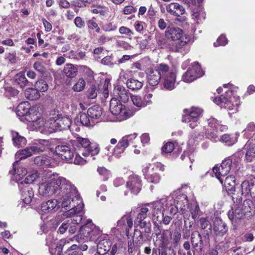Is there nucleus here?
<instances>
[{"label": "nucleus", "instance_id": "64", "mask_svg": "<svg viewBox=\"0 0 255 255\" xmlns=\"http://www.w3.org/2000/svg\"><path fill=\"white\" fill-rule=\"evenodd\" d=\"M174 148V143L172 142H168L165 144L162 148V152L165 153H171Z\"/></svg>", "mask_w": 255, "mask_h": 255}, {"label": "nucleus", "instance_id": "63", "mask_svg": "<svg viewBox=\"0 0 255 255\" xmlns=\"http://www.w3.org/2000/svg\"><path fill=\"white\" fill-rule=\"evenodd\" d=\"M219 123L220 122L214 118H211L208 120L209 126L213 130H215L216 131L218 130Z\"/></svg>", "mask_w": 255, "mask_h": 255}, {"label": "nucleus", "instance_id": "21", "mask_svg": "<svg viewBox=\"0 0 255 255\" xmlns=\"http://www.w3.org/2000/svg\"><path fill=\"white\" fill-rule=\"evenodd\" d=\"M91 220H88L87 224L80 228L79 234L76 237V240L78 242L89 240L93 231L92 227L93 226L89 224L91 223Z\"/></svg>", "mask_w": 255, "mask_h": 255}, {"label": "nucleus", "instance_id": "59", "mask_svg": "<svg viewBox=\"0 0 255 255\" xmlns=\"http://www.w3.org/2000/svg\"><path fill=\"white\" fill-rule=\"evenodd\" d=\"M98 90L96 85H92L87 91V96L90 99H94L97 96Z\"/></svg>", "mask_w": 255, "mask_h": 255}, {"label": "nucleus", "instance_id": "54", "mask_svg": "<svg viewBox=\"0 0 255 255\" xmlns=\"http://www.w3.org/2000/svg\"><path fill=\"white\" fill-rule=\"evenodd\" d=\"M134 105L138 108H141L145 107V104H144L143 99L137 95H133L130 97Z\"/></svg>", "mask_w": 255, "mask_h": 255}, {"label": "nucleus", "instance_id": "50", "mask_svg": "<svg viewBox=\"0 0 255 255\" xmlns=\"http://www.w3.org/2000/svg\"><path fill=\"white\" fill-rule=\"evenodd\" d=\"M245 149L247 150L246 153V158L248 162H252L255 159V151L253 147L250 146V144H246L245 146Z\"/></svg>", "mask_w": 255, "mask_h": 255}, {"label": "nucleus", "instance_id": "60", "mask_svg": "<svg viewBox=\"0 0 255 255\" xmlns=\"http://www.w3.org/2000/svg\"><path fill=\"white\" fill-rule=\"evenodd\" d=\"M206 14L203 10H200L199 12H194L192 14L193 18L196 20L197 23H199L205 19Z\"/></svg>", "mask_w": 255, "mask_h": 255}, {"label": "nucleus", "instance_id": "20", "mask_svg": "<svg viewBox=\"0 0 255 255\" xmlns=\"http://www.w3.org/2000/svg\"><path fill=\"white\" fill-rule=\"evenodd\" d=\"M213 229L214 234L217 237H223L228 231L227 224L219 218H216L214 220Z\"/></svg>", "mask_w": 255, "mask_h": 255}, {"label": "nucleus", "instance_id": "44", "mask_svg": "<svg viewBox=\"0 0 255 255\" xmlns=\"http://www.w3.org/2000/svg\"><path fill=\"white\" fill-rule=\"evenodd\" d=\"M80 121V123L83 126H91L94 124L92 119H91L87 113H82L80 115L79 119H77V122Z\"/></svg>", "mask_w": 255, "mask_h": 255}, {"label": "nucleus", "instance_id": "34", "mask_svg": "<svg viewBox=\"0 0 255 255\" xmlns=\"http://www.w3.org/2000/svg\"><path fill=\"white\" fill-rule=\"evenodd\" d=\"M240 206L245 217L249 218L253 215V204L251 200H245Z\"/></svg>", "mask_w": 255, "mask_h": 255}, {"label": "nucleus", "instance_id": "58", "mask_svg": "<svg viewBox=\"0 0 255 255\" xmlns=\"http://www.w3.org/2000/svg\"><path fill=\"white\" fill-rule=\"evenodd\" d=\"M172 220V217L169 216H164L163 213H159V216L157 217V220L155 221L159 223H163L165 225H168Z\"/></svg>", "mask_w": 255, "mask_h": 255}, {"label": "nucleus", "instance_id": "40", "mask_svg": "<svg viewBox=\"0 0 255 255\" xmlns=\"http://www.w3.org/2000/svg\"><path fill=\"white\" fill-rule=\"evenodd\" d=\"M24 94L26 99L32 101L37 100L40 97L39 92L36 88L26 89Z\"/></svg>", "mask_w": 255, "mask_h": 255}, {"label": "nucleus", "instance_id": "16", "mask_svg": "<svg viewBox=\"0 0 255 255\" xmlns=\"http://www.w3.org/2000/svg\"><path fill=\"white\" fill-rule=\"evenodd\" d=\"M176 74L168 66V72L164 75L162 76V78L163 80V87L168 90H172L175 88Z\"/></svg>", "mask_w": 255, "mask_h": 255}, {"label": "nucleus", "instance_id": "15", "mask_svg": "<svg viewBox=\"0 0 255 255\" xmlns=\"http://www.w3.org/2000/svg\"><path fill=\"white\" fill-rule=\"evenodd\" d=\"M203 113L201 109L193 107L191 109L189 114L184 115L182 117L183 122L189 123V127L191 128H195L198 125V120Z\"/></svg>", "mask_w": 255, "mask_h": 255}, {"label": "nucleus", "instance_id": "26", "mask_svg": "<svg viewBox=\"0 0 255 255\" xmlns=\"http://www.w3.org/2000/svg\"><path fill=\"white\" fill-rule=\"evenodd\" d=\"M111 245V242L109 240L104 239L100 240L97 246V253L101 255H109L107 253L110 251Z\"/></svg>", "mask_w": 255, "mask_h": 255}, {"label": "nucleus", "instance_id": "51", "mask_svg": "<svg viewBox=\"0 0 255 255\" xmlns=\"http://www.w3.org/2000/svg\"><path fill=\"white\" fill-rule=\"evenodd\" d=\"M150 209L147 205L142 207L140 209L135 221H143L148 216V213Z\"/></svg>", "mask_w": 255, "mask_h": 255}, {"label": "nucleus", "instance_id": "37", "mask_svg": "<svg viewBox=\"0 0 255 255\" xmlns=\"http://www.w3.org/2000/svg\"><path fill=\"white\" fill-rule=\"evenodd\" d=\"M88 113L91 119H98L103 113L102 108L98 105H94L88 110Z\"/></svg>", "mask_w": 255, "mask_h": 255}, {"label": "nucleus", "instance_id": "19", "mask_svg": "<svg viewBox=\"0 0 255 255\" xmlns=\"http://www.w3.org/2000/svg\"><path fill=\"white\" fill-rule=\"evenodd\" d=\"M127 187L129 189L131 193L136 195L141 189V180L139 177L135 175H130L127 182Z\"/></svg>", "mask_w": 255, "mask_h": 255}, {"label": "nucleus", "instance_id": "8", "mask_svg": "<svg viewBox=\"0 0 255 255\" xmlns=\"http://www.w3.org/2000/svg\"><path fill=\"white\" fill-rule=\"evenodd\" d=\"M69 184H70L71 188H70L71 190H70V192H67V193H64L63 189L61 188L60 190L59 194L61 196L60 198L59 199L58 203L60 205V207L62 208H67V207H71V206H74L73 208L76 207L75 205L71 206V202H74V197H76L77 195V190L75 187L73 185H72L69 181ZM79 205H81L83 207V204H79Z\"/></svg>", "mask_w": 255, "mask_h": 255}, {"label": "nucleus", "instance_id": "56", "mask_svg": "<svg viewBox=\"0 0 255 255\" xmlns=\"http://www.w3.org/2000/svg\"><path fill=\"white\" fill-rule=\"evenodd\" d=\"M118 28V25L115 22H108L103 24L102 29L106 32H110L116 30Z\"/></svg>", "mask_w": 255, "mask_h": 255}, {"label": "nucleus", "instance_id": "14", "mask_svg": "<svg viewBox=\"0 0 255 255\" xmlns=\"http://www.w3.org/2000/svg\"><path fill=\"white\" fill-rule=\"evenodd\" d=\"M55 152L63 160L71 162L74 152L69 143H63L58 144L55 148Z\"/></svg>", "mask_w": 255, "mask_h": 255}, {"label": "nucleus", "instance_id": "3", "mask_svg": "<svg viewBox=\"0 0 255 255\" xmlns=\"http://www.w3.org/2000/svg\"><path fill=\"white\" fill-rule=\"evenodd\" d=\"M233 91L228 90L225 93L214 99V102L221 107H224L232 111L233 113L238 110L240 105L239 97L233 96Z\"/></svg>", "mask_w": 255, "mask_h": 255}, {"label": "nucleus", "instance_id": "29", "mask_svg": "<svg viewBox=\"0 0 255 255\" xmlns=\"http://www.w3.org/2000/svg\"><path fill=\"white\" fill-rule=\"evenodd\" d=\"M166 10L170 14L179 16L185 12L184 8L178 3H171L166 6Z\"/></svg>", "mask_w": 255, "mask_h": 255}, {"label": "nucleus", "instance_id": "6", "mask_svg": "<svg viewBox=\"0 0 255 255\" xmlns=\"http://www.w3.org/2000/svg\"><path fill=\"white\" fill-rule=\"evenodd\" d=\"M110 110L113 115L118 116V120L120 121L126 120L134 114L132 111L126 108L116 98H112L110 101Z\"/></svg>", "mask_w": 255, "mask_h": 255}, {"label": "nucleus", "instance_id": "23", "mask_svg": "<svg viewBox=\"0 0 255 255\" xmlns=\"http://www.w3.org/2000/svg\"><path fill=\"white\" fill-rule=\"evenodd\" d=\"M166 201V199H161L159 201L154 202L152 204H148V206L150 211L152 212V216L153 217V222L157 220V217L159 216V213H163L162 209L164 203Z\"/></svg>", "mask_w": 255, "mask_h": 255}, {"label": "nucleus", "instance_id": "39", "mask_svg": "<svg viewBox=\"0 0 255 255\" xmlns=\"http://www.w3.org/2000/svg\"><path fill=\"white\" fill-rule=\"evenodd\" d=\"M20 191L23 198V202L26 204H30L34 196L32 188L25 187L22 190L21 189Z\"/></svg>", "mask_w": 255, "mask_h": 255}, {"label": "nucleus", "instance_id": "48", "mask_svg": "<svg viewBox=\"0 0 255 255\" xmlns=\"http://www.w3.org/2000/svg\"><path fill=\"white\" fill-rule=\"evenodd\" d=\"M15 81L16 84L19 85L21 88L26 86L28 83V81L26 78L24 74L22 73H19L16 75Z\"/></svg>", "mask_w": 255, "mask_h": 255}, {"label": "nucleus", "instance_id": "22", "mask_svg": "<svg viewBox=\"0 0 255 255\" xmlns=\"http://www.w3.org/2000/svg\"><path fill=\"white\" fill-rule=\"evenodd\" d=\"M184 35L183 30L178 27H168L165 32L166 38L172 41L178 40Z\"/></svg>", "mask_w": 255, "mask_h": 255}, {"label": "nucleus", "instance_id": "43", "mask_svg": "<svg viewBox=\"0 0 255 255\" xmlns=\"http://www.w3.org/2000/svg\"><path fill=\"white\" fill-rule=\"evenodd\" d=\"M225 186L227 191L233 192L235 191V177L233 175H230L226 177L225 180Z\"/></svg>", "mask_w": 255, "mask_h": 255}, {"label": "nucleus", "instance_id": "45", "mask_svg": "<svg viewBox=\"0 0 255 255\" xmlns=\"http://www.w3.org/2000/svg\"><path fill=\"white\" fill-rule=\"evenodd\" d=\"M12 140L15 146H20L24 145L26 144V138L20 135L17 132H12Z\"/></svg>", "mask_w": 255, "mask_h": 255}, {"label": "nucleus", "instance_id": "32", "mask_svg": "<svg viewBox=\"0 0 255 255\" xmlns=\"http://www.w3.org/2000/svg\"><path fill=\"white\" fill-rule=\"evenodd\" d=\"M34 162L35 164L43 167L54 166L51 161V159L49 157L44 155L36 156L34 158Z\"/></svg>", "mask_w": 255, "mask_h": 255}, {"label": "nucleus", "instance_id": "27", "mask_svg": "<svg viewBox=\"0 0 255 255\" xmlns=\"http://www.w3.org/2000/svg\"><path fill=\"white\" fill-rule=\"evenodd\" d=\"M18 161H16L13 163L12 170L9 171V173L14 176L16 180H19L24 177L27 173L25 168L22 166L17 168Z\"/></svg>", "mask_w": 255, "mask_h": 255}, {"label": "nucleus", "instance_id": "49", "mask_svg": "<svg viewBox=\"0 0 255 255\" xmlns=\"http://www.w3.org/2000/svg\"><path fill=\"white\" fill-rule=\"evenodd\" d=\"M146 168L143 170V172L144 173L145 177L148 182L154 184H156L159 182L160 177L158 174L154 173L153 174H148L146 173Z\"/></svg>", "mask_w": 255, "mask_h": 255}, {"label": "nucleus", "instance_id": "36", "mask_svg": "<svg viewBox=\"0 0 255 255\" xmlns=\"http://www.w3.org/2000/svg\"><path fill=\"white\" fill-rule=\"evenodd\" d=\"M199 223L201 229L203 231L202 234L210 236V234L212 232V225L209 220L206 218H201L199 221Z\"/></svg>", "mask_w": 255, "mask_h": 255}, {"label": "nucleus", "instance_id": "30", "mask_svg": "<svg viewBox=\"0 0 255 255\" xmlns=\"http://www.w3.org/2000/svg\"><path fill=\"white\" fill-rule=\"evenodd\" d=\"M127 140L124 139H121L116 146L114 148L112 152V155L117 158L122 156L124 153L126 148L128 147Z\"/></svg>", "mask_w": 255, "mask_h": 255}, {"label": "nucleus", "instance_id": "46", "mask_svg": "<svg viewBox=\"0 0 255 255\" xmlns=\"http://www.w3.org/2000/svg\"><path fill=\"white\" fill-rule=\"evenodd\" d=\"M42 173H38L37 171H33L26 177L24 182L26 184L32 183L34 181L43 178Z\"/></svg>", "mask_w": 255, "mask_h": 255}, {"label": "nucleus", "instance_id": "7", "mask_svg": "<svg viewBox=\"0 0 255 255\" xmlns=\"http://www.w3.org/2000/svg\"><path fill=\"white\" fill-rule=\"evenodd\" d=\"M192 246L194 249V253L200 254L203 252L205 247L210 244V236L206 235H201L198 231L193 232L190 238Z\"/></svg>", "mask_w": 255, "mask_h": 255}, {"label": "nucleus", "instance_id": "25", "mask_svg": "<svg viewBox=\"0 0 255 255\" xmlns=\"http://www.w3.org/2000/svg\"><path fill=\"white\" fill-rule=\"evenodd\" d=\"M118 226L120 227H125L127 233L132 227L133 222L131 217V213H127L118 221Z\"/></svg>", "mask_w": 255, "mask_h": 255}, {"label": "nucleus", "instance_id": "57", "mask_svg": "<svg viewBox=\"0 0 255 255\" xmlns=\"http://www.w3.org/2000/svg\"><path fill=\"white\" fill-rule=\"evenodd\" d=\"M241 194L242 195H247L251 192V183L248 181H243L241 185Z\"/></svg>", "mask_w": 255, "mask_h": 255}, {"label": "nucleus", "instance_id": "17", "mask_svg": "<svg viewBox=\"0 0 255 255\" xmlns=\"http://www.w3.org/2000/svg\"><path fill=\"white\" fill-rule=\"evenodd\" d=\"M113 94L114 98L123 103L128 102L130 97V93L128 92V90L122 85L115 86L113 91Z\"/></svg>", "mask_w": 255, "mask_h": 255}, {"label": "nucleus", "instance_id": "24", "mask_svg": "<svg viewBox=\"0 0 255 255\" xmlns=\"http://www.w3.org/2000/svg\"><path fill=\"white\" fill-rule=\"evenodd\" d=\"M60 205L57 199H53L49 200L42 204L41 208L43 212L47 213H53L57 211Z\"/></svg>", "mask_w": 255, "mask_h": 255}, {"label": "nucleus", "instance_id": "61", "mask_svg": "<svg viewBox=\"0 0 255 255\" xmlns=\"http://www.w3.org/2000/svg\"><path fill=\"white\" fill-rule=\"evenodd\" d=\"M101 63L105 65L110 67H113L115 64H117L116 61H114L112 57L107 56L103 58L101 61Z\"/></svg>", "mask_w": 255, "mask_h": 255}, {"label": "nucleus", "instance_id": "47", "mask_svg": "<svg viewBox=\"0 0 255 255\" xmlns=\"http://www.w3.org/2000/svg\"><path fill=\"white\" fill-rule=\"evenodd\" d=\"M200 77L198 75L195 73L192 70L189 69L182 76V80L186 83H190Z\"/></svg>", "mask_w": 255, "mask_h": 255}, {"label": "nucleus", "instance_id": "1", "mask_svg": "<svg viewBox=\"0 0 255 255\" xmlns=\"http://www.w3.org/2000/svg\"><path fill=\"white\" fill-rule=\"evenodd\" d=\"M70 188L69 181L66 178L57 174H52L48 176L47 181L39 185L38 193L44 197H48L57 193L61 188L63 189L64 193L70 192Z\"/></svg>", "mask_w": 255, "mask_h": 255}, {"label": "nucleus", "instance_id": "52", "mask_svg": "<svg viewBox=\"0 0 255 255\" xmlns=\"http://www.w3.org/2000/svg\"><path fill=\"white\" fill-rule=\"evenodd\" d=\"M221 141L225 142L227 145L230 146L234 144L237 141V137L234 136H231L228 134H224L221 137Z\"/></svg>", "mask_w": 255, "mask_h": 255}, {"label": "nucleus", "instance_id": "18", "mask_svg": "<svg viewBox=\"0 0 255 255\" xmlns=\"http://www.w3.org/2000/svg\"><path fill=\"white\" fill-rule=\"evenodd\" d=\"M190 37L188 35L184 34L182 37L179 39L178 42L175 46L170 48V50L175 52H180L183 54L186 53L188 49L187 48V45L190 41Z\"/></svg>", "mask_w": 255, "mask_h": 255}, {"label": "nucleus", "instance_id": "2", "mask_svg": "<svg viewBox=\"0 0 255 255\" xmlns=\"http://www.w3.org/2000/svg\"><path fill=\"white\" fill-rule=\"evenodd\" d=\"M82 206L78 205L69 209L65 213V216L69 219L64 221L60 226L58 231L63 234L69 229L70 234H74L77 229L78 225L82 220Z\"/></svg>", "mask_w": 255, "mask_h": 255}, {"label": "nucleus", "instance_id": "62", "mask_svg": "<svg viewBox=\"0 0 255 255\" xmlns=\"http://www.w3.org/2000/svg\"><path fill=\"white\" fill-rule=\"evenodd\" d=\"M5 94L7 97L9 98L11 97H15L17 96L19 93V91L11 87H7L5 88Z\"/></svg>", "mask_w": 255, "mask_h": 255}, {"label": "nucleus", "instance_id": "4", "mask_svg": "<svg viewBox=\"0 0 255 255\" xmlns=\"http://www.w3.org/2000/svg\"><path fill=\"white\" fill-rule=\"evenodd\" d=\"M72 124V119L68 116H63L58 113L51 117L47 121L46 127L48 128L49 132L56 130H63L69 129Z\"/></svg>", "mask_w": 255, "mask_h": 255}, {"label": "nucleus", "instance_id": "13", "mask_svg": "<svg viewBox=\"0 0 255 255\" xmlns=\"http://www.w3.org/2000/svg\"><path fill=\"white\" fill-rule=\"evenodd\" d=\"M242 198H236L232 196V200L234 203L231 209L228 212V217L232 222H237L238 221L242 219L245 216V213H243L240 203Z\"/></svg>", "mask_w": 255, "mask_h": 255}, {"label": "nucleus", "instance_id": "31", "mask_svg": "<svg viewBox=\"0 0 255 255\" xmlns=\"http://www.w3.org/2000/svg\"><path fill=\"white\" fill-rule=\"evenodd\" d=\"M78 66L71 63L66 64L63 68V74L67 78H73L78 74Z\"/></svg>", "mask_w": 255, "mask_h": 255}, {"label": "nucleus", "instance_id": "53", "mask_svg": "<svg viewBox=\"0 0 255 255\" xmlns=\"http://www.w3.org/2000/svg\"><path fill=\"white\" fill-rule=\"evenodd\" d=\"M86 82L85 80L81 78L73 86V90L75 92H79L82 91L85 88Z\"/></svg>", "mask_w": 255, "mask_h": 255}, {"label": "nucleus", "instance_id": "38", "mask_svg": "<svg viewBox=\"0 0 255 255\" xmlns=\"http://www.w3.org/2000/svg\"><path fill=\"white\" fill-rule=\"evenodd\" d=\"M127 87L132 91L138 90L143 86V81H139L134 78L128 79L126 82Z\"/></svg>", "mask_w": 255, "mask_h": 255}, {"label": "nucleus", "instance_id": "5", "mask_svg": "<svg viewBox=\"0 0 255 255\" xmlns=\"http://www.w3.org/2000/svg\"><path fill=\"white\" fill-rule=\"evenodd\" d=\"M168 70V65L164 63L157 64L154 69H148L146 73L149 84L152 86L157 85Z\"/></svg>", "mask_w": 255, "mask_h": 255}, {"label": "nucleus", "instance_id": "9", "mask_svg": "<svg viewBox=\"0 0 255 255\" xmlns=\"http://www.w3.org/2000/svg\"><path fill=\"white\" fill-rule=\"evenodd\" d=\"M75 141L85 149L82 153L84 156H93L99 153L100 148L98 145L91 143L88 138L77 136Z\"/></svg>", "mask_w": 255, "mask_h": 255}, {"label": "nucleus", "instance_id": "12", "mask_svg": "<svg viewBox=\"0 0 255 255\" xmlns=\"http://www.w3.org/2000/svg\"><path fill=\"white\" fill-rule=\"evenodd\" d=\"M232 161L229 158L225 159L220 166H215L213 168V171L216 177L219 179L221 184H223V178L230 172L231 169Z\"/></svg>", "mask_w": 255, "mask_h": 255}, {"label": "nucleus", "instance_id": "42", "mask_svg": "<svg viewBox=\"0 0 255 255\" xmlns=\"http://www.w3.org/2000/svg\"><path fill=\"white\" fill-rule=\"evenodd\" d=\"M39 114H40L36 108L32 107L30 108L25 117V119L28 122V125L34 122L36 119H38Z\"/></svg>", "mask_w": 255, "mask_h": 255}, {"label": "nucleus", "instance_id": "10", "mask_svg": "<svg viewBox=\"0 0 255 255\" xmlns=\"http://www.w3.org/2000/svg\"><path fill=\"white\" fill-rule=\"evenodd\" d=\"M45 149L44 145L41 143L34 142L32 145L27 147L24 149L18 151L15 154V158L17 161L25 159L34 154L42 152Z\"/></svg>", "mask_w": 255, "mask_h": 255}, {"label": "nucleus", "instance_id": "28", "mask_svg": "<svg viewBox=\"0 0 255 255\" xmlns=\"http://www.w3.org/2000/svg\"><path fill=\"white\" fill-rule=\"evenodd\" d=\"M72 241L71 239H63L60 240L57 243L55 248L50 249L51 255H64L62 253L63 247L66 245H70V241Z\"/></svg>", "mask_w": 255, "mask_h": 255}, {"label": "nucleus", "instance_id": "33", "mask_svg": "<svg viewBox=\"0 0 255 255\" xmlns=\"http://www.w3.org/2000/svg\"><path fill=\"white\" fill-rule=\"evenodd\" d=\"M47 121L45 122L43 118H41L40 114H39L38 119H36L34 122L28 124V127L31 130H37L43 128L45 130L49 132L48 128L46 127Z\"/></svg>", "mask_w": 255, "mask_h": 255}, {"label": "nucleus", "instance_id": "55", "mask_svg": "<svg viewBox=\"0 0 255 255\" xmlns=\"http://www.w3.org/2000/svg\"><path fill=\"white\" fill-rule=\"evenodd\" d=\"M35 87L36 88L39 92H44L48 90V86L45 80H40L35 83Z\"/></svg>", "mask_w": 255, "mask_h": 255}, {"label": "nucleus", "instance_id": "35", "mask_svg": "<svg viewBox=\"0 0 255 255\" xmlns=\"http://www.w3.org/2000/svg\"><path fill=\"white\" fill-rule=\"evenodd\" d=\"M167 233H169L171 236V245L173 247H176L179 244L181 239V235L180 231L178 230H175L173 234H172L171 232L167 230L163 231V236H164Z\"/></svg>", "mask_w": 255, "mask_h": 255}, {"label": "nucleus", "instance_id": "41", "mask_svg": "<svg viewBox=\"0 0 255 255\" xmlns=\"http://www.w3.org/2000/svg\"><path fill=\"white\" fill-rule=\"evenodd\" d=\"M30 108L28 102L21 103L16 109V114L19 117H25Z\"/></svg>", "mask_w": 255, "mask_h": 255}, {"label": "nucleus", "instance_id": "11", "mask_svg": "<svg viewBox=\"0 0 255 255\" xmlns=\"http://www.w3.org/2000/svg\"><path fill=\"white\" fill-rule=\"evenodd\" d=\"M170 198L173 200V204L176 209L180 210L182 214L185 213L188 208V201L187 196L181 193L180 191H176L168 197V200Z\"/></svg>", "mask_w": 255, "mask_h": 255}]
</instances>
